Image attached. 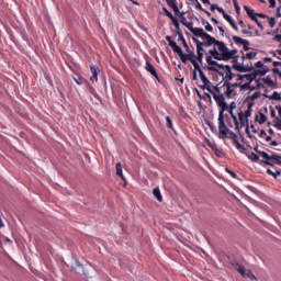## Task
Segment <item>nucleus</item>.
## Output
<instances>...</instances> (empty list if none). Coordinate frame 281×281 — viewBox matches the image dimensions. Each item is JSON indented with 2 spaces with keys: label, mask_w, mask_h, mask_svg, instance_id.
<instances>
[{
  "label": "nucleus",
  "mask_w": 281,
  "mask_h": 281,
  "mask_svg": "<svg viewBox=\"0 0 281 281\" xmlns=\"http://www.w3.org/2000/svg\"><path fill=\"white\" fill-rule=\"evenodd\" d=\"M209 146L213 150L214 155H216L220 159H222V157H225V153L221 148H218V145H216V143L209 142Z\"/></svg>",
  "instance_id": "1a4fd4ad"
},
{
  "label": "nucleus",
  "mask_w": 281,
  "mask_h": 281,
  "mask_svg": "<svg viewBox=\"0 0 281 281\" xmlns=\"http://www.w3.org/2000/svg\"><path fill=\"white\" fill-rule=\"evenodd\" d=\"M233 5L236 10V13L240 14V5L238 4V0H233Z\"/></svg>",
  "instance_id": "de8ad7c7"
},
{
  "label": "nucleus",
  "mask_w": 281,
  "mask_h": 281,
  "mask_svg": "<svg viewBox=\"0 0 281 281\" xmlns=\"http://www.w3.org/2000/svg\"><path fill=\"white\" fill-rule=\"evenodd\" d=\"M171 21H172V24L176 27V34H178V36H181V34H183V32L181 31L179 20L177 18H173Z\"/></svg>",
  "instance_id": "b1692460"
},
{
  "label": "nucleus",
  "mask_w": 281,
  "mask_h": 281,
  "mask_svg": "<svg viewBox=\"0 0 281 281\" xmlns=\"http://www.w3.org/2000/svg\"><path fill=\"white\" fill-rule=\"evenodd\" d=\"M262 79H256V89H265V83L260 82Z\"/></svg>",
  "instance_id": "864d4df0"
},
{
  "label": "nucleus",
  "mask_w": 281,
  "mask_h": 281,
  "mask_svg": "<svg viewBox=\"0 0 281 281\" xmlns=\"http://www.w3.org/2000/svg\"><path fill=\"white\" fill-rule=\"evenodd\" d=\"M244 278H248L249 280H258L251 270H246V276Z\"/></svg>",
  "instance_id": "ea45409f"
},
{
  "label": "nucleus",
  "mask_w": 281,
  "mask_h": 281,
  "mask_svg": "<svg viewBox=\"0 0 281 281\" xmlns=\"http://www.w3.org/2000/svg\"><path fill=\"white\" fill-rule=\"evenodd\" d=\"M167 5H169V8L173 9V12H176V14H179V4L177 3V0H166Z\"/></svg>",
  "instance_id": "6ab92c4d"
},
{
  "label": "nucleus",
  "mask_w": 281,
  "mask_h": 281,
  "mask_svg": "<svg viewBox=\"0 0 281 281\" xmlns=\"http://www.w3.org/2000/svg\"><path fill=\"white\" fill-rule=\"evenodd\" d=\"M266 98H269V100H281V95L278 91H274L271 95H266Z\"/></svg>",
  "instance_id": "e433bc0d"
},
{
  "label": "nucleus",
  "mask_w": 281,
  "mask_h": 281,
  "mask_svg": "<svg viewBox=\"0 0 281 281\" xmlns=\"http://www.w3.org/2000/svg\"><path fill=\"white\" fill-rule=\"evenodd\" d=\"M235 78H237V82H240V85H243V80H245V75L236 74Z\"/></svg>",
  "instance_id": "603ef678"
},
{
  "label": "nucleus",
  "mask_w": 281,
  "mask_h": 281,
  "mask_svg": "<svg viewBox=\"0 0 281 281\" xmlns=\"http://www.w3.org/2000/svg\"><path fill=\"white\" fill-rule=\"evenodd\" d=\"M220 108L218 112V131H220V139L227 138V133H229V127H227V124H225V111H229V104L227 102L220 103L217 105Z\"/></svg>",
  "instance_id": "f03ea898"
},
{
  "label": "nucleus",
  "mask_w": 281,
  "mask_h": 281,
  "mask_svg": "<svg viewBox=\"0 0 281 281\" xmlns=\"http://www.w3.org/2000/svg\"><path fill=\"white\" fill-rule=\"evenodd\" d=\"M251 106H254V103L248 104V109L244 114L246 117V122H249V117H251V113L254 112V109H251Z\"/></svg>",
  "instance_id": "c756f323"
},
{
  "label": "nucleus",
  "mask_w": 281,
  "mask_h": 281,
  "mask_svg": "<svg viewBox=\"0 0 281 281\" xmlns=\"http://www.w3.org/2000/svg\"><path fill=\"white\" fill-rule=\"evenodd\" d=\"M273 126L277 128V131H281V122L274 123Z\"/></svg>",
  "instance_id": "0e129e2a"
},
{
  "label": "nucleus",
  "mask_w": 281,
  "mask_h": 281,
  "mask_svg": "<svg viewBox=\"0 0 281 281\" xmlns=\"http://www.w3.org/2000/svg\"><path fill=\"white\" fill-rule=\"evenodd\" d=\"M222 87H225L226 90L224 91L223 95L226 97L227 100H232V95L234 94L235 88L232 87V81L225 80Z\"/></svg>",
  "instance_id": "423d86ee"
},
{
  "label": "nucleus",
  "mask_w": 281,
  "mask_h": 281,
  "mask_svg": "<svg viewBox=\"0 0 281 281\" xmlns=\"http://www.w3.org/2000/svg\"><path fill=\"white\" fill-rule=\"evenodd\" d=\"M225 171L233 178L238 179V175L234 171H232L229 168H226Z\"/></svg>",
  "instance_id": "8fccbe9b"
},
{
  "label": "nucleus",
  "mask_w": 281,
  "mask_h": 281,
  "mask_svg": "<svg viewBox=\"0 0 281 281\" xmlns=\"http://www.w3.org/2000/svg\"><path fill=\"white\" fill-rule=\"evenodd\" d=\"M245 155H246V157H248V159H250V161H259V159H260V156H258L254 151H246Z\"/></svg>",
  "instance_id": "5701e85b"
},
{
  "label": "nucleus",
  "mask_w": 281,
  "mask_h": 281,
  "mask_svg": "<svg viewBox=\"0 0 281 281\" xmlns=\"http://www.w3.org/2000/svg\"><path fill=\"white\" fill-rule=\"evenodd\" d=\"M115 168L117 177H121V179L125 181L124 173L122 172V165L119 162L116 164Z\"/></svg>",
  "instance_id": "473e14b6"
},
{
  "label": "nucleus",
  "mask_w": 281,
  "mask_h": 281,
  "mask_svg": "<svg viewBox=\"0 0 281 281\" xmlns=\"http://www.w3.org/2000/svg\"><path fill=\"white\" fill-rule=\"evenodd\" d=\"M234 268L236 269V271H238V273H240V276H241L243 278H245V277L247 276V268H245V266H243V265L236 262V263L234 265Z\"/></svg>",
  "instance_id": "f3484780"
},
{
  "label": "nucleus",
  "mask_w": 281,
  "mask_h": 281,
  "mask_svg": "<svg viewBox=\"0 0 281 281\" xmlns=\"http://www.w3.org/2000/svg\"><path fill=\"white\" fill-rule=\"evenodd\" d=\"M175 54H178L181 63H183V65H188V60L190 61V55L189 53H183V49H181V46H178L175 50Z\"/></svg>",
  "instance_id": "6e6552de"
},
{
  "label": "nucleus",
  "mask_w": 281,
  "mask_h": 281,
  "mask_svg": "<svg viewBox=\"0 0 281 281\" xmlns=\"http://www.w3.org/2000/svg\"><path fill=\"white\" fill-rule=\"evenodd\" d=\"M243 48H244V52H249V41H247V40H244V42H243Z\"/></svg>",
  "instance_id": "3c124183"
},
{
  "label": "nucleus",
  "mask_w": 281,
  "mask_h": 281,
  "mask_svg": "<svg viewBox=\"0 0 281 281\" xmlns=\"http://www.w3.org/2000/svg\"><path fill=\"white\" fill-rule=\"evenodd\" d=\"M270 27H276V18H268Z\"/></svg>",
  "instance_id": "13d9d810"
},
{
  "label": "nucleus",
  "mask_w": 281,
  "mask_h": 281,
  "mask_svg": "<svg viewBox=\"0 0 281 281\" xmlns=\"http://www.w3.org/2000/svg\"><path fill=\"white\" fill-rule=\"evenodd\" d=\"M270 8H276V0H269Z\"/></svg>",
  "instance_id": "774afa93"
},
{
  "label": "nucleus",
  "mask_w": 281,
  "mask_h": 281,
  "mask_svg": "<svg viewBox=\"0 0 281 281\" xmlns=\"http://www.w3.org/2000/svg\"><path fill=\"white\" fill-rule=\"evenodd\" d=\"M261 81L263 82V85H267L271 89H273V87H276V85H278V82L273 81L270 76L261 78Z\"/></svg>",
  "instance_id": "a211bd4d"
},
{
  "label": "nucleus",
  "mask_w": 281,
  "mask_h": 281,
  "mask_svg": "<svg viewBox=\"0 0 281 281\" xmlns=\"http://www.w3.org/2000/svg\"><path fill=\"white\" fill-rule=\"evenodd\" d=\"M162 10H164L166 16H168L169 19H171V21H172L173 19H176V16L172 15V13L168 10V8L164 7Z\"/></svg>",
  "instance_id": "49530a36"
},
{
  "label": "nucleus",
  "mask_w": 281,
  "mask_h": 281,
  "mask_svg": "<svg viewBox=\"0 0 281 281\" xmlns=\"http://www.w3.org/2000/svg\"><path fill=\"white\" fill-rule=\"evenodd\" d=\"M195 60H196V63H200V65H203V55L196 54L195 55Z\"/></svg>",
  "instance_id": "5fc2aeb1"
},
{
  "label": "nucleus",
  "mask_w": 281,
  "mask_h": 281,
  "mask_svg": "<svg viewBox=\"0 0 281 281\" xmlns=\"http://www.w3.org/2000/svg\"><path fill=\"white\" fill-rule=\"evenodd\" d=\"M225 21H227L229 23V25L233 27V30H235L236 32H238V24H236V21H234V18H232V15L227 14V12H225L223 14Z\"/></svg>",
  "instance_id": "4468645a"
},
{
  "label": "nucleus",
  "mask_w": 281,
  "mask_h": 281,
  "mask_svg": "<svg viewBox=\"0 0 281 281\" xmlns=\"http://www.w3.org/2000/svg\"><path fill=\"white\" fill-rule=\"evenodd\" d=\"M186 52L189 54V63H196V55L194 54V52H192L190 48L189 50L186 49Z\"/></svg>",
  "instance_id": "7c9ffc66"
},
{
  "label": "nucleus",
  "mask_w": 281,
  "mask_h": 281,
  "mask_svg": "<svg viewBox=\"0 0 281 281\" xmlns=\"http://www.w3.org/2000/svg\"><path fill=\"white\" fill-rule=\"evenodd\" d=\"M258 155L262 157V162L266 164V166H273L272 160H273V155L270 156L267 154V151H258Z\"/></svg>",
  "instance_id": "9b49d317"
},
{
  "label": "nucleus",
  "mask_w": 281,
  "mask_h": 281,
  "mask_svg": "<svg viewBox=\"0 0 281 281\" xmlns=\"http://www.w3.org/2000/svg\"><path fill=\"white\" fill-rule=\"evenodd\" d=\"M272 71H273V74H276L277 76H279V77L281 78V71H280V69L273 68Z\"/></svg>",
  "instance_id": "69168bd1"
},
{
  "label": "nucleus",
  "mask_w": 281,
  "mask_h": 281,
  "mask_svg": "<svg viewBox=\"0 0 281 281\" xmlns=\"http://www.w3.org/2000/svg\"><path fill=\"white\" fill-rule=\"evenodd\" d=\"M166 41L168 42L169 47H171L172 52H175L179 45H177V42L172 41V37L170 35H167Z\"/></svg>",
  "instance_id": "4be33fe9"
},
{
  "label": "nucleus",
  "mask_w": 281,
  "mask_h": 281,
  "mask_svg": "<svg viewBox=\"0 0 281 281\" xmlns=\"http://www.w3.org/2000/svg\"><path fill=\"white\" fill-rule=\"evenodd\" d=\"M213 58L214 57H212V56L205 57V60H206L209 67H216V65H218V61L214 60Z\"/></svg>",
  "instance_id": "c85d7f7f"
},
{
  "label": "nucleus",
  "mask_w": 281,
  "mask_h": 281,
  "mask_svg": "<svg viewBox=\"0 0 281 281\" xmlns=\"http://www.w3.org/2000/svg\"><path fill=\"white\" fill-rule=\"evenodd\" d=\"M76 85H83L85 83V78L79 77L78 79L75 78Z\"/></svg>",
  "instance_id": "052dcab7"
},
{
  "label": "nucleus",
  "mask_w": 281,
  "mask_h": 281,
  "mask_svg": "<svg viewBox=\"0 0 281 281\" xmlns=\"http://www.w3.org/2000/svg\"><path fill=\"white\" fill-rule=\"evenodd\" d=\"M176 14H178V16L181 19L182 25H184V27L189 29L191 34H194L198 30L201 29V27H194V23L188 22V18H186V13L184 12H180L179 11V13H176Z\"/></svg>",
  "instance_id": "39448f33"
},
{
  "label": "nucleus",
  "mask_w": 281,
  "mask_h": 281,
  "mask_svg": "<svg viewBox=\"0 0 281 281\" xmlns=\"http://www.w3.org/2000/svg\"><path fill=\"white\" fill-rule=\"evenodd\" d=\"M273 41L281 42V34L274 35Z\"/></svg>",
  "instance_id": "338daca9"
},
{
  "label": "nucleus",
  "mask_w": 281,
  "mask_h": 281,
  "mask_svg": "<svg viewBox=\"0 0 281 281\" xmlns=\"http://www.w3.org/2000/svg\"><path fill=\"white\" fill-rule=\"evenodd\" d=\"M178 41H181V43H182L184 49H188V50H189L190 46H188V42H186V37H183V34L178 35Z\"/></svg>",
  "instance_id": "58836bf2"
},
{
  "label": "nucleus",
  "mask_w": 281,
  "mask_h": 281,
  "mask_svg": "<svg viewBox=\"0 0 281 281\" xmlns=\"http://www.w3.org/2000/svg\"><path fill=\"white\" fill-rule=\"evenodd\" d=\"M244 10L246 12V14L249 16V19H251V21H258L256 11L251 8H249L248 5H244Z\"/></svg>",
  "instance_id": "2eb2a0df"
},
{
  "label": "nucleus",
  "mask_w": 281,
  "mask_h": 281,
  "mask_svg": "<svg viewBox=\"0 0 281 281\" xmlns=\"http://www.w3.org/2000/svg\"><path fill=\"white\" fill-rule=\"evenodd\" d=\"M244 34H247L248 36H254V32L247 31L246 29L241 30Z\"/></svg>",
  "instance_id": "e2e57ef3"
},
{
  "label": "nucleus",
  "mask_w": 281,
  "mask_h": 281,
  "mask_svg": "<svg viewBox=\"0 0 281 281\" xmlns=\"http://www.w3.org/2000/svg\"><path fill=\"white\" fill-rule=\"evenodd\" d=\"M202 69H204V71H215V74H218L220 76H223V72H221V70L214 66H203Z\"/></svg>",
  "instance_id": "bb28decb"
},
{
  "label": "nucleus",
  "mask_w": 281,
  "mask_h": 281,
  "mask_svg": "<svg viewBox=\"0 0 281 281\" xmlns=\"http://www.w3.org/2000/svg\"><path fill=\"white\" fill-rule=\"evenodd\" d=\"M165 120L167 128H171V131H175V126L172 125V119H170V116H166Z\"/></svg>",
  "instance_id": "4c0bfd02"
},
{
  "label": "nucleus",
  "mask_w": 281,
  "mask_h": 281,
  "mask_svg": "<svg viewBox=\"0 0 281 281\" xmlns=\"http://www.w3.org/2000/svg\"><path fill=\"white\" fill-rule=\"evenodd\" d=\"M256 56H258L257 52H250V53L246 54L247 60H254V58H256Z\"/></svg>",
  "instance_id": "37998d69"
},
{
  "label": "nucleus",
  "mask_w": 281,
  "mask_h": 281,
  "mask_svg": "<svg viewBox=\"0 0 281 281\" xmlns=\"http://www.w3.org/2000/svg\"><path fill=\"white\" fill-rule=\"evenodd\" d=\"M233 144L237 148V150L240 151L243 155L247 153V147L240 144V142L237 140L236 143H233Z\"/></svg>",
  "instance_id": "a878e982"
},
{
  "label": "nucleus",
  "mask_w": 281,
  "mask_h": 281,
  "mask_svg": "<svg viewBox=\"0 0 281 281\" xmlns=\"http://www.w3.org/2000/svg\"><path fill=\"white\" fill-rule=\"evenodd\" d=\"M238 58H240L239 55L235 56L232 58L234 65H233V69L235 71H238L239 74H247V71H254V65H245V61L239 63Z\"/></svg>",
  "instance_id": "20e7f679"
},
{
  "label": "nucleus",
  "mask_w": 281,
  "mask_h": 281,
  "mask_svg": "<svg viewBox=\"0 0 281 281\" xmlns=\"http://www.w3.org/2000/svg\"><path fill=\"white\" fill-rule=\"evenodd\" d=\"M255 67L257 69H265V67H269V66H265V63L262 60H259L255 64Z\"/></svg>",
  "instance_id": "09e8293b"
},
{
  "label": "nucleus",
  "mask_w": 281,
  "mask_h": 281,
  "mask_svg": "<svg viewBox=\"0 0 281 281\" xmlns=\"http://www.w3.org/2000/svg\"><path fill=\"white\" fill-rule=\"evenodd\" d=\"M233 41H234L235 45H243L245 40L243 37H239L238 35H234Z\"/></svg>",
  "instance_id": "a19ab883"
},
{
  "label": "nucleus",
  "mask_w": 281,
  "mask_h": 281,
  "mask_svg": "<svg viewBox=\"0 0 281 281\" xmlns=\"http://www.w3.org/2000/svg\"><path fill=\"white\" fill-rule=\"evenodd\" d=\"M215 60H227L225 54L220 53L218 50L215 52V55L213 56Z\"/></svg>",
  "instance_id": "72a5a7b5"
},
{
  "label": "nucleus",
  "mask_w": 281,
  "mask_h": 281,
  "mask_svg": "<svg viewBox=\"0 0 281 281\" xmlns=\"http://www.w3.org/2000/svg\"><path fill=\"white\" fill-rule=\"evenodd\" d=\"M192 65L194 67L193 71H195V74H199L200 78H203L205 74L203 72V69L201 68V66L199 65V61H193Z\"/></svg>",
  "instance_id": "412c9836"
},
{
  "label": "nucleus",
  "mask_w": 281,
  "mask_h": 281,
  "mask_svg": "<svg viewBox=\"0 0 281 281\" xmlns=\"http://www.w3.org/2000/svg\"><path fill=\"white\" fill-rule=\"evenodd\" d=\"M200 100H204V102H210V104H212V94L204 92V94H202Z\"/></svg>",
  "instance_id": "c9c22d12"
},
{
  "label": "nucleus",
  "mask_w": 281,
  "mask_h": 281,
  "mask_svg": "<svg viewBox=\"0 0 281 281\" xmlns=\"http://www.w3.org/2000/svg\"><path fill=\"white\" fill-rule=\"evenodd\" d=\"M265 122H267V115H265V113H260L259 124H265Z\"/></svg>",
  "instance_id": "4d7b16f0"
},
{
  "label": "nucleus",
  "mask_w": 281,
  "mask_h": 281,
  "mask_svg": "<svg viewBox=\"0 0 281 281\" xmlns=\"http://www.w3.org/2000/svg\"><path fill=\"white\" fill-rule=\"evenodd\" d=\"M232 69H233L232 66L225 65V70L222 72V74H223L222 76H224V77H223V80H224V81H225V80H228V82H232V80H234V78H236V74H234V72L232 71Z\"/></svg>",
  "instance_id": "0eeeda50"
},
{
  "label": "nucleus",
  "mask_w": 281,
  "mask_h": 281,
  "mask_svg": "<svg viewBox=\"0 0 281 281\" xmlns=\"http://www.w3.org/2000/svg\"><path fill=\"white\" fill-rule=\"evenodd\" d=\"M239 89H240V91H247L250 89V83L249 82L239 83Z\"/></svg>",
  "instance_id": "c03bdc74"
},
{
  "label": "nucleus",
  "mask_w": 281,
  "mask_h": 281,
  "mask_svg": "<svg viewBox=\"0 0 281 281\" xmlns=\"http://www.w3.org/2000/svg\"><path fill=\"white\" fill-rule=\"evenodd\" d=\"M236 54H238V49H231V50H229V48H227L226 54H225L226 60H232L233 58H235L236 56H238V55H236Z\"/></svg>",
  "instance_id": "aec40b11"
},
{
  "label": "nucleus",
  "mask_w": 281,
  "mask_h": 281,
  "mask_svg": "<svg viewBox=\"0 0 281 281\" xmlns=\"http://www.w3.org/2000/svg\"><path fill=\"white\" fill-rule=\"evenodd\" d=\"M153 194L157 199V201H159V203L164 201V196H161V190H159V187L153 190Z\"/></svg>",
  "instance_id": "393cba45"
},
{
  "label": "nucleus",
  "mask_w": 281,
  "mask_h": 281,
  "mask_svg": "<svg viewBox=\"0 0 281 281\" xmlns=\"http://www.w3.org/2000/svg\"><path fill=\"white\" fill-rule=\"evenodd\" d=\"M244 78L245 80H247V82H249V85H251V82L256 80V75L254 74V71H251V74L244 75Z\"/></svg>",
  "instance_id": "2f4dec72"
},
{
  "label": "nucleus",
  "mask_w": 281,
  "mask_h": 281,
  "mask_svg": "<svg viewBox=\"0 0 281 281\" xmlns=\"http://www.w3.org/2000/svg\"><path fill=\"white\" fill-rule=\"evenodd\" d=\"M228 135H231V136H229V139L233 140V144H236V142H238V134H236V133L229 131V132H228Z\"/></svg>",
  "instance_id": "79ce46f5"
},
{
  "label": "nucleus",
  "mask_w": 281,
  "mask_h": 281,
  "mask_svg": "<svg viewBox=\"0 0 281 281\" xmlns=\"http://www.w3.org/2000/svg\"><path fill=\"white\" fill-rule=\"evenodd\" d=\"M260 91H256L254 94L250 95V100H258L260 98Z\"/></svg>",
  "instance_id": "6e6d98bb"
},
{
  "label": "nucleus",
  "mask_w": 281,
  "mask_h": 281,
  "mask_svg": "<svg viewBox=\"0 0 281 281\" xmlns=\"http://www.w3.org/2000/svg\"><path fill=\"white\" fill-rule=\"evenodd\" d=\"M250 71H252V74L255 75V78H258V76H267V74H269L271 69H269V67L259 68V69L252 68V70Z\"/></svg>",
  "instance_id": "ddd939ff"
},
{
  "label": "nucleus",
  "mask_w": 281,
  "mask_h": 281,
  "mask_svg": "<svg viewBox=\"0 0 281 281\" xmlns=\"http://www.w3.org/2000/svg\"><path fill=\"white\" fill-rule=\"evenodd\" d=\"M192 34L193 36H198V38H202V41H206V42H201L196 37H192V41L195 44V47H212V45H214V37L205 33L203 29L200 27V30L195 31Z\"/></svg>",
  "instance_id": "7ed1b4c3"
},
{
  "label": "nucleus",
  "mask_w": 281,
  "mask_h": 281,
  "mask_svg": "<svg viewBox=\"0 0 281 281\" xmlns=\"http://www.w3.org/2000/svg\"><path fill=\"white\" fill-rule=\"evenodd\" d=\"M194 3V5H195V8H196V10H201L202 12H203V5H201V2H199V0L198 1H195V2H193Z\"/></svg>",
  "instance_id": "bf43d9fd"
},
{
  "label": "nucleus",
  "mask_w": 281,
  "mask_h": 281,
  "mask_svg": "<svg viewBox=\"0 0 281 281\" xmlns=\"http://www.w3.org/2000/svg\"><path fill=\"white\" fill-rule=\"evenodd\" d=\"M272 166H281V156L278 154L272 155Z\"/></svg>",
  "instance_id": "cd10ccee"
},
{
  "label": "nucleus",
  "mask_w": 281,
  "mask_h": 281,
  "mask_svg": "<svg viewBox=\"0 0 281 281\" xmlns=\"http://www.w3.org/2000/svg\"><path fill=\"white\" fill-rule=\"evenodd\" d=\"M238 117H239L241 126H245V120H247V117L245 116V113L239 112Z\"/></svg>",
  "instance_id": "a18cd8bd"
},
{
  "label": "nucleus",
  "mask_w": 281,
  "mask_h": 281,
  "mask_svg": "<svg viewBox=\"0 0 281 281\" xmlns=\"http://www.w3.org/2000/svg\"><path fill=\"white\" fill-rule=\"evenodd\" d=\"M90 71L92 74V76L90 77V81L98 82V72L100 71V69L97 66H91Z\"/></svg>",
  "instance_id": "dca6fc26"
},
{
  "label": "nucleus",
  "mask_w": 281,
  "mask_h": 281,
  "mask_svg": "<svg viewBox=\"0 0 281 281\" xmlns=\"http://www.w3.org/2000/svg\"><path fill=\"white\" fill-rule=\"evenodd\" d=\"M196 54H201V55L205 54V48L196 47Z\"/></svg>",
  "instance_id": "680f3d73"
},
{
  "label": "nucleus",
  "mask_w": 281,
  "mask_h": 281,
  "mask_svg": "<svg viewBox=\"0 0 281 281\" xmlns=\"http://www.w3.org/2000/svg\"><path fill=\"white\" fill-rule=\"evenodd\" d=\"M200 80L203 82V85L200 86L201 89H203V91H209L217 105L227 102L225 100V94H223V91H221V87L212 85V81H210L205 75L201 77Z\"/></svg>",
  "instance_id": "f257e3e1"
},
{
  "label": "nucleus",
  "mask_w": 281,
  "mask_h": 281,
  "mask_svg": "<svg viewBox=\"0 0 281 281\" xmlns=\"http://www.w3.org/2000/svg\"><path fill=\"white\" fill-rule=\"evenodd\" d=\"M145 69L148 71V74L154 76L158 82H160L159 75H157V69H155V66H153L150 61H146Z\"/></svg>",
  "instance_id": "9d476101"
},
{
  "label": "nucleus",
  "mask_w": 281,
  "mask_h": 281,
  "mask_svg": "<svg viewBox=\"0 0 281 281\" xmlns=\"http://www.w3.org/2000/svg\"><path fill=\"white\" fill-rule=\"evenodd\" d=\"M213 45H216L217 46V49L220 53L222 54H227V45H225V42H221V41H217L216 38H214V42H213Z\"/></svg>",
  "instance_id": "f8f14e48"
},
{
  "label": "nucleus",
  "mask_w": 281,
  "mask_h": 281,
  "mask_svg": "<svg viewBox=\"0 0 281 281\" xmlns=\"http://www.w3.org/2000/svg\"><path fill=\"white\" fill-rule=\"evenodd\" d=\"M202 24L205 27L206 32H214V27L206 20H202Z\"/></svg>",
  "instance_id": "f704fd0d"
}]
</instances>
